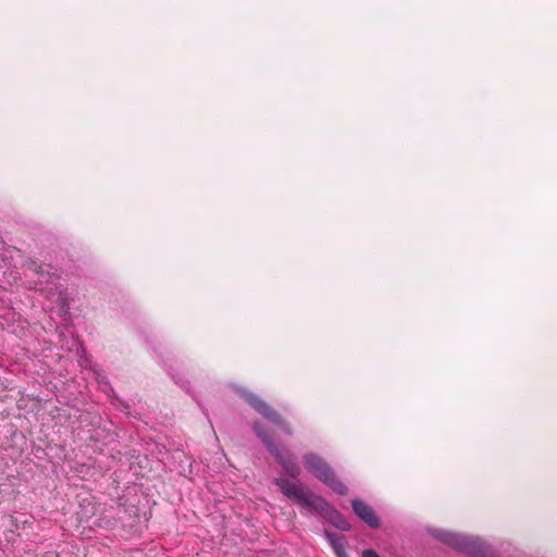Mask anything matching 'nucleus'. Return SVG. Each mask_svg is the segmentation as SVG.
I'll use <instances>...</instances> for the list:
<instances>
[{
  "mask_svg": "<svg viewBox=\"0 0 557 557\" xmlns=\"http://www.w3.org/2000/svg\"><path fill=\"white\" fill-rule=\"evenodd\" d=\"M274 484L280 487L285 497L295 500L304 509L320 515L341 531L350 530V523L339 511L332 507L325 499L305 487L300 482L289 481L286 478H276L274 479Z\"/></svg>",
  "mask_w": 557,
  "mask_h": 557,
  "instance_id": "1",
  "label": "nucleus"
},
{
  "mask_svg": "<svg viewBox=\"0 0 557 557\" xmlns=\"http://www.w3.org/2000/svg\"><path fill=\"white\" fill-rule=\"evenodd\" d=\"M428 534L444 545L472 557H485L486 543L478 535L454 532L450 530L430 527Z\"/></svg>",
  "mask_w": 557,
  "mask_h": 557,
  "instance_id": "2",
  "label": "nucleus"
},
{
  "mask_svg": "<svg viewBox=\"0 0 557 557\" xmlns=\"http://www.w3.org/2000/svg\"><path fill=\"white\" fill-rule=\"evenodd\" d=\"M30 270L37 278L29 288L40 290L48 300L55 304L61 310L66 311L69 309L66 288L60 282L55 272L52 271V267L34 262Z\"/></svg>",
  "mask_w": 557,
  "mask_h": 557,
  "instance_id": "3",
  "label": "nucleus"
},
{
  "mask_svg": "<svg viewBox=\"0 0 557 557\" xmlns=\"http://www.w3.org/2000/svg\"><path fill=\"white\" fill-rule=\"evenodd\" d=\"M302 463L307 471L335 493L339 495L347 494V486L336 476L334 470L321 456L314 453L305 454L302 456Z\"/></svg>",
  "mask_w": 557,
  "mask_h": 557,
  "instance_id": "4",
  "label": "nucleus"
},
{
  "mask_svg": "<svg viewBox=\"0 0 557 557\" xmlns=\"http://www.w3.org/2000/svg\"><path fill=\"white\" fill-rule=\"evenodd\" d=\"M253 431L256 432L257 436L267 446L270 454L281 465L284 472L288 476H290L293 479H297L301 472V469H300L294 454L290 450H288L287 448L274 444L271 436L268 434V432H265L263 430V428L259 423L253 424Z\"/></svg>",
  "mask_w": 557,
  "mask_h": 557,
  "instance_id": "5",
  "label": "nucleus"
},
{
  "mask_svg": "<svg viewBox=\"0 0 557 557\" xmlns=\"http://www.w3.org/2000/svg\"><path fill=\"white\" fill-rule=\"evenodd\" d=\"M240 396L265 420L280 428L286 435H292V430L282 417L258 395L245 388L239 391Z\"/></svg>",
  "mask_w": 557,
  "mask_h": 557,
  "instance_id": "6",
  "label": "nucleus"
},
{
  "mask_svg": "<svg viewBox=\"0 0 557 557\" xmlns=\"http://www.w3.org/2000/svg\"><path fill=\"white\" fill-rule=\"evenodd\" d=\"M73 346H76V351L79 357V366L84 369H90L98 384L102 386L103 391H107V388H109V382L107 376L101 372L100 367L91 362L86 349L76 339H73Z\"/></svg>",
  "mask_w": 557,
  "mask_h": 557,
  "instance_id": "7",
  "label": "nucleus"
},
{
  "mask_svg": "<svg viewBox=\"0 0 557 557\" xmlns=\"http://www.w3.org/2000/svg\"><path fill=\"white\" fill-rule=\"evenodd\" d=\"M351 507L355 515L371 529H377L380 527V519L370 505L361 499H354Z\"/></svg>",
  "mask_w": 557,
  "mask_h": 557,
  "instance_id": "8",
  "label": "nucleus"
},
{
  "mask_svg": "<svg viewBox=\"0 0 557 557\" xmlns=\"http://www.w3.org/2000/svg\"><path fill=\"white\" fill-rule=\"evenodd\" d=\"M323 534L337 557H349L346 553L347 541L344 536L327 530H325Z\"/></svg>",
  "mask_w": 557,
  "mask_h": 557,
  "instance_id": "9",
  "label": "nucleus"
},
{
  "mask_svg": "<svg viewBox=\"0 0 557 557\" xmlns=\"http://www.w3.org/2000/svg\"><path fill=\"white\" fill-rule=\"evenodd\" d=\"M173 380L176 382V384L181 385L182 388H184L188 392V385H189L188 381H186L182 377L177 379L174 375H173Z\"/></svg>",
  "mask_w": 557,
  "mask_h": 557,
  "instance_id": "10",
  "label": "nucleus"
},
{
  "mask_svg": "<svg viewBox=\"0 0 557 557\" xmlns=\"http://www.w3.org/2000/svg\"><path fill=\"white\" fill-rule=\"evenodd\" d=\"M362 557H380V555L373 549H366L362 553Z\"/></svg>",
  "mask_w": 557,
  "mask_h": 557,
  "instance_id": "11",
  "label": "nucleus"
}]
</instances>
